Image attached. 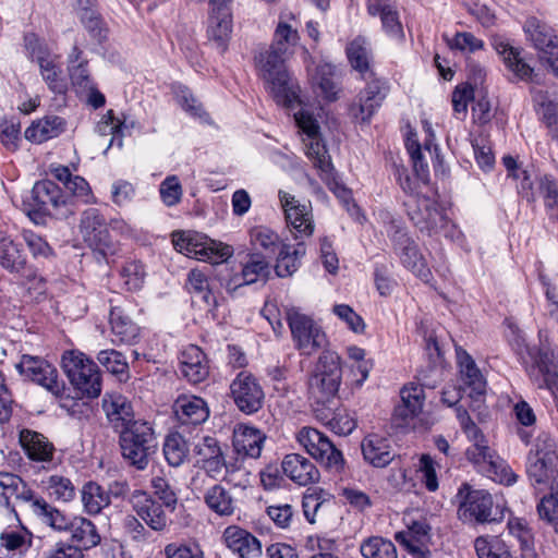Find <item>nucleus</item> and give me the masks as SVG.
<instances>
[{"instance_id":"obj_1","label":"nucleus","mask_w":558,"mask_h":558,"mask_svg":"<svg viewBox=\"0 0 558 558\" xmlns=\"http://www.w3.org/2000/svg\"><path fill=\"white\" fill-rule=\"evenodd\" d=\"M263 82L265 89L278 106L294 111V121L304 146V154L313 159L314 111L311 105L303 104L298 83L289 71L263 78Z\"/></svg>"},{"instance_id":"obj_36","label":"nucleus","mask_w":558,"mask_h":558,"mask_svg":"<svg viewBox=\"0 0 558 558\" xmlns=\"http://www.w3.org/2000/svg\"><path fill=\"white\" fill-rule=\"evenodd\" d=\"M203 500L211 512L221 518L231 517L238 510V500L230 489L220 483L209 486L204 492Z\"/></svg>"},{"instance_id":"obj_44","label":"nucleus","mask_w":558,"mask_h":558,"mask_svg":"<svg viewBox=\"0 0 558 558\" xmlns=\"http://www.w3.org/2000/svg\"><path fill=\"white\" fill-rule=\"evenodd\" d=\"M288 57L289 54L279 51L271 45L259 50L255 56V64L260 78L287 72L286 60Z\"/></svg>"},{"instance_id":"obj_46","label":"nucleus","mask_w":558,"mask_h":558,"mask_svg":"<svg viewBox=\"0 0 558 558\" xmlns=\"http://www.w3.org/2000/svg\"><path fill=\"white\" fill-rule=\"evenodd\" d=\"M65 128V122L57 116H49L33 122L25 130V138L33 143H44L59 136Z\"/></svg>"},{"instance_id":"obj_30","label":"nucleus","mask_w":558,"mask_h":558,"mask_svg":"<svg viewBox=\"0 0 558 558\" xmlns=\"http://www.w3.org/2000/svg\"><path fill=\"white\" fill-rule=\"evenodd\" d=\"M34 492L16 474L0 472V505L13 508L16 502H25L28 506L33 501Z\"/></svg>"},{"instance_id":"obj_5","label":"nucleus","mask_w":558,"mask_h":558,"mask_svg":"<svg viewBox=\"0 0 558 558\" xmlns=\"http://www.w3.org/2000/svg\"><path fill=\"white\" fill-rule=\"evenodd\" d=\"M26 50L39 66L40 75L48 88L57 95H64L68 90L66 81L62 77L59 66V57L51 53L47 44L35 33L24 36Z\"/></svg>"},{"instance_id":"obj_10","label":"nucleus","mask_w":558,"mask_h":558,"mask_svg":"<svg viewBox=\"0 0 558 558\" xmlns=\"http://www.w3.org/2000/svg\"><path fill=\"white\" fill-rule=\"evenodd\" d=\"M130 504L137 518L151 531L165 533L169 530L172 523L170 514L174 512V509L167 508L143 489L132 492Z\"/></svg>"},{"instance_id":"obj_8","label":"nucleus","mask_w":558,"mask_h":558,"mask_svg":"<svg viewBox=\"0 0 558 558\" xmlns=\"http://www.w3.org/2000/svg\"><path fill=\"white\" fill-rule=\"evenodd\" d=\"M387 234L393 243V250L399 256L402 265L411 270L424 282L433 278L430 269L420 253L415 242L408 235L407 231L400 228L395 221L387 226Z\"/></svg>"},{"instance_id":"obj_26","label":"nucleus","mask_w":558,"mask_h":558,"mask_svg":"<svg viewBox=\"0 0 558 558\" xmlns=\"http://www.w3.org/2000/svg\"><path fill=\"white\" fill-rule=\"evenodd\" d=\"M222 539L225 545L240 558H259L262 556V544L258 538L238 525L226 527Z\"/></svg>"},{"instance_id":"obj_54","label":"nucleus","mask_w":558,"mask_h":558,"mask_svg":"<svg viewBox=\"0 0 558 558\" xmlns=\"http://www.w3.org/2000/svg\"><path fill=\"white\" fill-rule=\"evenodd\" d=\"M474 548L478 558H512L508 545L498 536H478Z\"/></svg>"},{"instance_id":"obj_50","label":"nucleus","mask_w":558,"mask_h":558,"mask_svg":"<svg viewBox=\"0 0 558 558\" xmlns=\"http://www.w3.org/2000/svg\"><path fill=\"white\" fill-rule=\"evenodd\" d=\"M81 499L84 510L90 515L99 514L102 509L107 508L111 504V500L106 494V489L93 481L83 485L81 489Z\"/></svg>"},{"instance_id":"obj_31","label":"nucleus","mask_w":558,"mask_h":558,"mask_svg":"<svg viewBox=\"0 0 558 558\" xmlns=\"http://www.w3.org/2000/svg\"><path fill=\"white\" fill-rule=\"evenodd\" d=\"M266 435L258 428L239 424L233 430L232 445L235 452L242 457L259 458Z\"/></svg>"},{"instance_id":"obj_49","label":"nucleus","mask_w":558,"mask_h":558,"mask_svg":"<svg viewBox=\"0 0 558 558\" xmlns=\"http://www.w3.org/2000/svg\"><path fill=\"white\" fill-rule=\"evenodd\" d=\"M110 326L117 341L121 343H132L140 336L138 326L120 307L111 310Z\"/></svg>"},{"instance_id":"obj_11","label":"nucleus","mask_w":558,"mask_h":558,"mask_svg":"<svg viewBox=\"0 0 558 558\" xmlns=\"http://www.w3.org/2000/svg\"><path fill=\"white\" fill-rule=\"evenodd\" d=\"M466 458L477 471L492 481L505 485H512L517 482V475L510 466L492 450L487 441L472 444L466 449Z\"/></svg>"},{"instance_id":"obj_53","label":"nucleus","mask_w":558,"mask_h":558,"mask_svg":"<svg viewBox=\"0 0 558 558\" xmlns=\"http://www.w3.org/2000/svg\"><path fill=\"white\" fill-rule=\"evenodd\" d=\"M526 472L536 484L555 482L558 475V462L550 463L547 458L527 457Z\"/></svg>"},{"instance_id":"obj_15","label":"nucleus","mask_w":558,"mask_h":558,"mask_svg":"<svg viewBox=\"0 0 558 558\" xmlns=\"http://www.w3.org/2000/svg\"><path fill=\"white\" fill-rule=\"evenodd\" d=\"M386 97L385 84L378 80L368 82L348 105V116L355 124L368 125Z\"/></svg>"},{"instance_id":"obj_61","label":"nucleus","mask_w":558,"mask_h":558,"mask_svg":"<svg viewBox=\"0 0 558 558\" xmlns=\"http://www.w3.org/2000/svg\"><path fill=\"white\" fill-rule=\"evenodd\" d=\"M97 361L111 374L120 376L121 379L128 378L129 364L121 352L113 349L101 350L97 354Z\"/></svg>"},{"instance_id":"obj_28","label":"nucleus","mask_w":558,"mask_h":558,"mask_svg":"<svg viewBox=\"0 0 558 558\" xmlns=\"http://www.w3.org/2000/svg\"><path fill=\"white\" fill-rule=\"evenodd\" d=\"M196 462L198 466L211 478H217L226 466V459L219 441L215 437L206 436L195 446Z\"/></svg>"},{"instance_id":"obj_40","label":"nucleus","mask_w":558,"mask_h":558,"mask_svg":"<svg viewBox=\"0 0 558 558\" xmlns=\"http://www.w3.org/2000/svg\"><path fill=\"white\" fill-rule=\"evenodd\" d=\"M68 73L72 86L77 94H83L95 84L88 70V61L83 57L82 50L76 46L73 47L68 57Z\"/></svg>"},{"instance_id":"obj_13","label":"nucleus","mask_w":558,"mask_h":558,"mask_svg":"<svg viewBox=\"0 0 558 558\" xmlns=\"http://www.w3.org/2000/svg\"><path fill=\"white\" fill-rule=\"evenodd\" d=\"M405 206L410 219L422 232L436 234L448 225L444 209L432 197H413L405 202Z\"/></svg>"},{"instance_id":"obj_29","label":"nucleus","mask_w":558,"mask_h":558,"mask_svg":"<svg viewBox=\"0 0 558 558\" xmlns=\"http://www.w3.org/2000/svg\"><path fill=\"white\" fill-rule=\"evenodd\" d=\"M456 352L461 380L470 389V398L477 402L486 392V379L465 350L457 348Z\"/></svg>"},{"instance_id":"obj_24","label":"nucleus","mask_w":558,"mask_h":558,"mask_svg":"<svg viewBox=\"0 0 558 558\" xmlns=\"http://www.w3.org/2000/svg\"><path fill=\"white\" fill-rule=\"evenodd\" d=\"M300 19L295 13L282 10L278 16L271 46L289 56L292 54L293 48L296 47L300 40Z\"/></svg>"},{"instance_id":"obj_22","label":"nucleus","mask_w":558,"mask_h":558,"mask_svg":"<svg viewBox=\"0 0 558 558\" xmlns=\"http://www.w3.org/2000/svg\"><path fill=\"white\" fill-rule=\"evenodd\" d=\"M32 198L39 210L66 215L69 210H63L68 206V197L63 195L61 189L50 180L36 182L32 190Z\"/></svg>"},{"instance_id":"obj_7","label":"nucleus","mask_w":558,"mask_h":558,"mask_svg":"<svg viewBox=\"0 0 558 558\" xmlns=\"http://www.w3.org/2000/svg\"><path fill=\"white\" fill-rule=\"evenodd\" d=\"M342 381L339 354L324 349L316 361V403H332Z\"/></svg>"},{"instance_id":"obj_18","label":"nucleus","mask_w":558,"mask_h":558,"mask_svg":"<svg viewBox=\"0 0 558 558\" xmlns=\"http://www.w3.org/2000/svg\"><path fill=\"white\" fill-rule=\"evenodd\" d=\"M319 169V175L326 182L329 190L339 198L347 211L354 217L359 215V207L352 201L351 191L339 182L335 173L333 166L330 162V156L326 155L325 145L319 147V132L316 124V169Z\"/></svg>"},{"instance_id":"obj_55","label":"nucleus","mask_w":558,"mask_h":558,"mask_svg":"<svg viewBox=\"0 0 558 558\" xmlns=\"http://www.w3.org/2000/svg\"><path fill=\"white\" fill-rule=\"evenodd\" d=\"M150 486L153 488L151 496L155 499L163 504L167 508L175 510L179 500L178 494L162 470L159 474H153Z\"/></svg>"},{"instance_id":"obj_17","label":"nucleus","mask_w":558,"mask_h":558,"mask_svg":"<svg viewBox=\"0 0 558 558\" xmlns=\"http://www.w3.org/2000/svg\"><path fill=\"white\" fill-rule=\"evenodd\" d=\"M233 0H209V16L207 26L208 39L220 52H225L232 33Z\"/></svg>"},{"instance_id":"obj_19","label":"nucleus","mask_w":558,"mask_h":558,"mask_svg":"<svg viewBox=\"0 0 558 558\" xmlns=\"http://www.w3.org/2000/svg\"><path fill=\"white\" fill-rule=\"evenodd\" d=\"M523 31L526 39L541 52L543 59L549 62L558 57V36L546 22L536 16H530L524 22Z\"/></svg>"},{"instance_id":"obj_12","label":"nucleus","mask_w":558,"mask_h":558,"mask_svg":"<svg viewBox=\"0 0 558 558\" xmlns=\"http://www.w3.org/2000/svg\"><path fill=\"white\" fill-rule=\"evenodd\" d=\"M457 499L458 515L463 522L485 523L497 520L492 515L493 498L486 490L473 489L464 483L458 490Z\"/></svg>"},{"instance_id":"obj_58","label":"nucleus","mask_w":558,"mask_h":558,"mask_svg":"<svg viewBox=\"0 0 558 558\" xmlns=\"http://www.w3.org/2000/svg\"><path fill=\"white\" fill-rule=\"evenodd\" d=\"M360 551L364 558H397L395 544L380 536L365 539L360 546Z\"/></svg>"},{"instance_id":"obj_57","label":"nucleus","mask_w":558,"mask_h":558,"mask_svg":"<svg viewBox=\"0 0 558 558\" xmlns=\"http://www.w3.org/2000/svg\"><path fill=\"white\" fill-rule=\"evenodd\" d=\"M270 274L269 263L265 257L258 254H253L250 259L243 265L242 268V282L241 284H252L257 281H266Z\"/></svg>"},{"instance_id":"obj_27","label":"nucleus","mask_w":558,"mask_h":558,"mask_svg":"<svg viewBox=\"0 0 558 558\" xmlns=\"http://www.w3.org/2000/svg\"><path fill=\"white\" fill-rule=\"evenodd\" d=\"M287 320L295 347L303 354L314 351V320L300 308L292 307L287 312Z\"/></svg>"},{"instance_id":"obj_39","label":"nucleus","mask_w":558,"mask_h":558,"mask_svg":"<svg viewBox=\"0 0 558 558\" xmlns=\"http://www.w3.org/2000/svg\"><path fill=\"white\" fill-rule=\"evenodd\" d=\"M361 447L364 459L375 468H385L393 459L389 440L378 434L366 436Z\"/></svg>"},{"instance_id":"obj_3","label":"nucleus","mask_w":558,"mask_h":558,"mask_svg":"<svg viewBox=\"0 0 558 558\" xmlns=\"http://www.w3.org/2000/svg\"><path fill=\"white\" fill-rule=\"evenodd\" d=\"M250 235L253 246L263 251V257L277 258L275 269L279 277L290 276L298 269L300 258L305 254L303 243L294 247L284 244L274 230L264 226L253 228Z\"/></svg>"},{"instance_id":"obj_25","label":"nucleus","mask_w":558,"mask_h":558,"mask_svg":"<svg viewBox=\"0 0 558 558\" xmlns=\"http://www.w3.org/2000/svg\"><path fill=\"white\" fill-rule=\"evenodd\" d=\"M26 262L22 244L9 236H0V266L10 272H23L27 280H38L43 283L36 271L26 267Z\"/></svg>"},{"instance_id":"obj_2","label":"nucleus","mask_w":558,"mask_h":558,"mask_svg":"<svg viewBox=\"0 0 558 558\" xmlns=\"http://www.w3.org/2000/svg\"><path fill=\"white\" fill-rule=\"evenodd\" d=\"M118 434L122 458L135 470L145 471L158 450V440L151 423L137 420Z\"/></svg>"},{"instance_id":"obj_16","label":"nucleus","mask_w":558,"mask_h":558,"mask_svg":"<svg viewBox=\"0 0 558 558\" xmlns=\"http://www.w3.org/2000/svg\"><path fill=\"white\" fill-rule=\"evenodd\" d=\"M230 395L238 409L245 414L258 412L265 393L258 380L246 371L240 372L230 384Z\"/></svg>"},{"instance_id":"obj_6","label":"nucleus","mask_w":558,"mask_h":558,"mask_svg":"<svg viewBox=\"0 0 558 558\" xmlns=\"http://www.w3.org/2000/svg\"><path fill=\"white\" fill-rule=\"evenodd\" d=\"M172 243L178 252L210 264H220L233 253L232 247L227 244L187 232H174Z\"/></svg>"},{"instance_id":"obj_42","label":"nucleus","mask_w":558,"mask_h":558,"mask_svg":"<svg viewBox=\"0 0 558 558\" xmlns=\"http://www.w3.org/2000/svg\"><path fill=\"white\" fill-rule=\"evenodd\" d=\"M71 534V544L81 547V550L90 549L100 543V535L96 525L88 519L74 515L71 520V526L66 531Z\"/></svg>"},{"instance_id":"obj_35","label":"nucleus","mask_w":558,"mask_h":558,"mask_svg":"<svg viewBox=\"0 0 558 558\" xmlns=\"http://www.w3.org/2000/svg\"><path fill=\"white\" fill-rule=\"evenodd\" d=\"M400 397L401 403L396 407L393 416L401 421L400 424H408L422 412L425 400L424 389L421 385L411 383L401 389Z\"/></svg>"},{"instance_id":"obj_4","label":"nucleus","mask_w":558,"mask_h":558,"mask_svg":"<svg viewBox=\"0 0 558 558\" xmlns=\"http://www.w3.org/2000/svg\"><path fill=\"white\" fill-rule=\"evenodd\" d=\"M61 368L73 388L82 397L97 398L101 392V377L96 363L78 350L64 351Z\"/></svg>"},{"instance_id":"obj_56","label":"nucleus","mask_w":558,"mask_h":558,"mask_svg":"<svg viewBox=\"0 0 558 558\" xmlns=\"http://www.w3.org/2000/svg\"><path fill=\"white\" fill-rule=\"evenodd\" d=\"M43 488L49 496L61 501H71L75 497V486L69 477L50 475L41 481Z\"/></svg>"},{"instance_id":"obj_33","label":"nucleus","mask_w":558,"mask_h":558,"mask_svg":"<svg viewBox=\"0 0 558 558\" xmlns=\"http://www.w3.org/2000/svg\"><path fill=\"white\" fill-rule=\"evenodd\" d=\"M178 421L182 425H199L209 416L207 403L201 397L181 395L173 404Z\"/></svg>"},{"instance_id":"obj_20","label":"nucleus","mask_w":558,"mask_h":558,"mask_svg":"<svg viewBox=\"0 0 558 558\" xmlns=\"http://www.w3.org/2000/svg\"><path fill=\"white\" fill-rule=\"evenodd\" d=\"M279 199L294 236L310 238L313 233L311 204H300L293 195L283 191H279Z\"/></svg>"},{"instance_id":"obj_52","label":"nucleus","mask_w":558,"mask_h":558,"mask_svg":"<svg viewBox=\"0 0 558 558\" xmlns=\"http://www.w3.org/2000/svg\"><path fill=\"white\" fill-rule=\"evenodd\" d=\"M162 452L167 463L170 466L178 468L186 461L190 448L181 434L171 433L163 441Z\"/></svg>"},{"instance_id":"obj_43","label":"nucleus","mask_w":558,"mask_h":558,"mask_svg":"<svg viewBox=\"0 0 558 558\" xmlns=\"http://www.w3.org/2000/svg\"><path fill=\"white\" fill-rule=\"evenodd\" d=\"M281 466L283 473L300 486H306L313 480L314 464L308 458L300 453L287 454Z\"/></svg>"},{"instance_id":"obj_41","label":"nucleus","mask_w":558,"mask_h":558,"mask_svg":"<svg viewBox=\"0 0 558 558\" xmlns=\"http://www.w3.org/2000/svg\"><path fill=\"white\" fill-rule=\"evenodd\" d=\"M347 57L350 65L357 71L363 77L372 73L371 63L373 52L369 40L364 36H356L345 48Z\"/></svg>"},{"instance_id":"obj_60","label":"nucleus","mask_w":558,"mask_h":558,"mask_svg":"<svg viewBox=\"0 0 558 558\" xmlns=\"http://www.w3.org/2000/svg\"><path fill=\"white\" fill-rule=\"evenodd\" d=\"M538 190L551 218L558 219V181L548 174L538 178Z\"/></svg>"},{"instance_id":"obj_21","label":"nucleus","mask_w":558,"mask_h":558,"mask_svg":"<svg viewBox=\"0 0 558 558\" xmlns=\"http://www.w3.org/2000/svg\"><path fill=\"white\" fill-rule=\"evenodd\" d=\"M529 374L537 388L555 393L558 390V356L549 348H542Z\"/></svg>"},{"instance_id":"obj_64","label":"nucleus","mask_w":558,"mask_h":558,"mask_svg":"<svg viewBox=\"0 0 558 558\" xmlns=\"http://www.w3.org/2000/svg\"><path fill=\"white\" fill-rule=\"evenodd\" d=\"M166 558H205L204 550L196 542H173L163 548Z\"/></svg>"},{"instance_id":"obj_62","label":"nucleus","mask_w":558,"mask_h":558,"mask_svg":"<svg viewBox=\"0 0 558 558\" xmlns=\"http://www.w3.org/2000/svg\"><path fill=\"white\" fill-rule=\"evenodd\" d=\"M187 289L191 293L199 296L207 305L216 303L215 295L209 289V282L206 275L198 269L190 271L187 277Z\"/></svg>"},{"instance_id":"obj_34","label":"nucleus","mask_w":558,"mask_h":558,"mask_svg":"<svg viewBox=\"0 0 558 558\" xmlns=\"http://www.w3.org/2000/svg\"><path fill=\"white\" fill-rule=\"evenodd\" d=\"M20 444L27 458L34 462L49 463L54 456V446L43 434L24 428L20 432Z\"/></svg>"},{"instance_id":"obj_45","label":"nucleus","mask_w":558,"mask_h":558,"mask_svg":"<svg viewBox=\"0 0 558 558\" xmlns=\"http://www.w3.org/2000/svg\"><path fill=\"white\" fill-rule=\"evenodd\" d=\"M316 92L327 102H333L339 99L341 94L340 75L335 65L325 63L316 71Z\"/></svg>"},{"instance_id":"obj_51","label":"nucleus","mask_w":558,"mask_h":558,"mask_svg":"<svg viewBox=\"0 0 558 558\" xmlns=\"http://www.w3.org/2000/svg\"><path fill=\"white\" fill-rule=\"evenodd\" d=\"M32 543L33 534L23 526L9 527L0 534V545L14 555L25 554Z\"/></svg>"},{"instance_id":"obj_14","label":"nucleus","mask_w":558,"mask_h":558,"mask_svg":"<svg viewBox=\"0 0 558 558\" xmlns=\"http://www.w3.org/2000/svg\"><path fill=\"white\" fill-rule=\"evenodd\" d=\"M80 233L84 242L102 255L113 252V242L108 230V223L99 209L90 207L81 214Z\"/></svg>"},{"instance_id":"obj_37","label":"nucleus","mask_w":558,"mask_h":558,"mask_svg":"<svg viewBox=\"0 0 558 558\" xmlns=\"http://www.w3.org/2000/svg\"><path fill=\"white\" fill-rule=\"evenodd\" d=\"M367 12L379 16L384 32L392 38L403 39L404 33L399 20V13L388 0H367Z\"/></svg>"},{"instance_id":"obj_23","label":"nucleus","mask_w":558,"mask_h":558,"mask_svg":"<svg viewBox=\"0 0 558 558\" xmlns=\"http://www.w3.org/2000/svg\"><path fill=\"white\" fill-rule=\"evenodd\" d=\"M102 409L110 425L117 433L130 427L132 423L137 421L134 418L132 403L125 396L119 392H107L102 398Z\"/></svg>"},{"instance_id":"obj_59","label":"nucleus","mask_w":558,"mask_h":558,"mask_svg":"<svg viewBox=\"0 0 558 558\" xmlns=\"http://www.w3.org/2000/svg\"><path fill=\"white\" fill-rule=\"evenodd\" d=\"M329 405L325 410H319L316 408V420L324 422L327 424L330 429L337 435H349L356 427L355 421L350 417L348 414L338 413L337 415L329 418L332 413V403H328Z\"/></svg>"},{"instance_id":"obj_9","label":"nucleus","mask_w":558,"mask_h":558,"mask_svg":"<svg viewBox=\"0 0 558 558\" xmlns=\"http://www.w3.org/2000/svg\"><path fill=\"white\" fill-rule=\"evenodd\" d=\"M15 368L22 377L56 397H60L64 391L65 385L59 378L58 369L40 356L23 354Z\"/></svg>"},{"instance_id":"obj_47","label":"nucleus","mask_w":558,"mask_h":558,"mask_svg":"<svg viewBox=\"0 0 558 558\" xmlns=\"http://www.w3.org/2000/svg\"><path fill=\"white\" fill-rule=\"evenodd\" d=\"M318 441L316 442V461L330 474H339L344 464L340 450L323 434L316 430Z\"/></svg>"},{"instance_id":"obj_32","label":"nucleus","mask_w":558,"mask_h":558,"mask_svg":"<svg viewBox=\"0 0 558 558\" xmlns=\"http://www.w3.org/2000/svg\"><path fill=\"white\" fill-rule=\"evenodd\" d=\"M180 372L192 384L202 383L208 377V361L199 347L190 344L181 352Z\"/></svg>"},{"instance_id":"obj_63","label":"nucleus","mask_w":558,"mask_h":558,"mask_svg":"<svg viewBox=\"0 0 558 558\" xmlns=\"http://www.w3.org/2000/svg\"><path fill=\"white\" fill-rule=\"evenodd\" d=\"M527 457L547 458L549 464L558 462L556 439L548 433H541L536 437Z\"/></svg>"},{"instance_id":"obj_48","label":"nucleus","mask_w":558,"mask_h":558,"mask_svg":"<svg viewBox=\"0 0 558 558\" xmlns=\"http://www.w3.org/2000/svg\"><path fill=\"white\" fill-rule=\"evenodd\" d=\"M495 50L502 57L504 63L513 75L522 81H530L533 75V69L520 58L517 49L506 41H495Z\"/></svg>"},{"instance_id":"obj_38","label":"nucleus","mask_w":558,"mask_h":558,"mask_svg":"<svg viewBox=\"0 0 558 558\" xmlns=\"http://www.w3.org/2000/svg\"><path fill=\"white\" fill-rule=\"evenodd\" d=\"M29 509L43 524L57 532H66L69 526H71L73 515L51 506L41 497L35 496L29 505Z\"/></svg>"}]
</instances>
